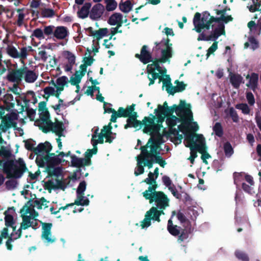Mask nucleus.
Listing matches in <instances>:
<instances>
[{"label": "nucleus", "mask_w": 261, "mask_h": 261, "mask_svg": "<svg viewBox=\"0 0 261 261\" xmlns=\"http://www.w3.org/2000/svg\"><path fill=\"white\" fill-rule=\"evenodd\" d=\"M201 14L199 12H196L194 16L193 24L195 27V30L197 33H200L201 30L205 29L210 30L211 28H213V22H218L219 24L222 21L225 23H228L233 20V18L231 15L225 16L223 15L219 17H215L211 16L207 11H204Z\"/></svg>", "instance_id": "1"}, {"label": "nucleus", "mask_w": 261, "mask_h": 261, "mask_svg": "<svg viewBox=\"0 0 261 261\" xmlns=\"http://www.w3.org/2000/svg\"><path fill=\"white\" fill-rule=\"evenodd\" d=\"M150 117H144L142 121L133 118L128 117L126 119V123L124 125L125 129L130 127L137 128L139 127L141 128L142 126L144 125L143 129L144 133H150L151 135L153 134H157L160 130V125H158L154 123L155 116L152 114H150Z\"/></svg>", "instance_id": "2"}, {"label": "nucleus", "mask_w": 261, "mask_h": 261, "mask_svg": "<svg viewBox=\"0 0 261 261\" xmlns=\"http://www.w3.org/2000/svg\"><path fill=\"white\" fill-rule=\"evenodd\" d=\"M0 166H3V172L6 174L7 178H18L27 169L23 160L19 158L18 160H0Z\"/></svg>", "instance_id": "3"}, {"label": "nucleus", "mask_w": 261, "mask_h": 261, "mask_svg": "<svg viewBox=\"0 0 261 261\" xmlns=\"http://www.w3.org/2000/svg\"><path fill=\"white\" fill-rule=\"evenodd\" d=\"M154 44L155 46L153 48V50H161V57L160 58H155L153 64L147 65H160V64L167 62L169 63L173 55L172 44L170 43L169 38L168 37L166 38H163L160 42H155Z\"/></svg>", "instance_id": "4"}, {"label": "nucleus", "mask_w": 261, "mask_h": 261, "mask_svg": "<svg viewBox=\"0 0 261 261\" xmlns=\"http://www.w3.org/2000/svg\"><path fill=\"white\" fill-rule=\"evenodd\" d=\"M191 108L190 103H187L185 100H180L178 106L173 105L172 107H169L161 112L166 115L167 117L173 115L174 112H175L178 116H181V113H183L188 117L189 120H193V113Z\"/></svg>", "instance_id": "5"}, {"label": "nucleus", "mask_w": 261, "mask_h": 261, "mask_svg": "<svg viewBox=\"0 0 261 261\" xmlns=\"http://www.w3.org/2000/svg\"><path fill=\"white\" fill-rule=\"evenodd\" d=\"M41 128L43 132L47 133L49 131H51L53 133H55L59 138L63 136V132L65 129V126L63 123L59 121L57 119H56V121L53 122L50 118L44 122V125L43 127H39Z\"/></svg>", "instance_id": "6"}, {"label": "nucleus", "mask_w": 261, "mask_h": 261, "mask_svg": "<svg viewBox=\"0 0 261 261\" xmlns=\"http://www.w3.org/2000/svg\"><path fill=\"white\" fill-rule=\"evenodd\" d=\"M62 161L58 155H56L54 153H50L41 158H36L35 160L39 167H44L45 165L46 167L56 166L61 164Z\"/></svg>", "instance_id": "7"}, {"label": "nucleus", "mask_w": 261, "mask_h": 261, "mask_svg": "<svg viewBox=\"0 0 261 261\" xmlns=\"http://www.w3.org/2000/svg\"><path fill=\"white\" fill-rule=\"evenodd\" d=\"M212 29V30L211 31L209 35H206V33L202 32L201 31L197 39L198 40L215 41L220 36L225 34V26L224 24H219L217 27Z\"/></svg>", "instance_id": "8"}, {"label": "nucleus", "mask_w": 261, "mask_h": 261, "mask_svg": "<svg viewBox=\"0 0 261 261\" xmlns=\"http://www.w3.org/2000/svg\"><path fill=\"white\" fill-rule=\"evenodd\" d=\"M149 200V203H155L156 206L158 208L166 209L169 206L170 199L162 191L155 192L154 195L151 196L149 198H145Z\"/></svg>", "instance_id": "9"}, {"label": "nucleus", "mask_w": 261, "mask_h": 261, "mask_svg": "<svg viewBox=\"0 0 261 261\" xmlns=\"http://www.w3.org/2000/svg\"><path fill=\"white\" fill-rule=\"evenodd\" d=\"M38 111L39 118L36 120L35 124L39 127H43L44 125V122H46L50 118V114L48 109L46 108V101H43L39 103Z\"/></svg>", "instance_id": "10"}, {"label": "nucleus", "mask_w": 261, "mask_h": 261, "mask_svg": "<svg viewBox=\"0 0 261 261\" xmlns=\"http://www.w3.org/2000/svg\"><path fill=\"white\" fill-rule=\"evenodd\" d=\"M22 221L29 224L32 223L30 220L33 217V199H30L23 206L20 211Z\"/></svg>", "instance_id": "11"}, {"label": "nucleus", "mask_w": 261, "mask_h": 261, "mask_svg": "<svg viewBox=\"0 0 261 261\" xmlns=\"http://www.w3.org/2000/svg\"><path fill=\"white\" fill-rule=\"evenodd\" d=\"M135 57L138 59L143 64H146L153 62L155 60V58L152 56L151 53L148 50V47L146 45L142 46L140 54H136Z\"/></svg>", "instance_id": "12"}, {"label": "nucleus", "mask_w": 261, "mask_h": 261, "mask_svg": "<svg viewBox=\"0 0 261 261\" xmlns=\"http://www.w3.org/2000/svg\"><path fill=\"white\" fill-rule=\"evenodd\" d=\"M52 148L51 144L48 141L41 143L36 147H34V155H37L36 158L45 156L46 154L50 153Z\"/></svg>", "instance_id": "13"}, {"label": "nucleus", "mask_w": 261, "mask_h": 261, "mask_svg": "<svg viewBox=\"0 0 261 261\" xmlns=\"http://www.w3.org/2000/svg\"><path fill=\"white\" fill-rule=\"evenodd\" d=\"M23 67L22 69L12 70L9 71L7 76V80L11 82H16L17 83L20 82L22 77L27 71V66Z\"/></svg>", "instance_id": "14"}, {"label": "nucleus", "mask_w": 261, "mask_h": 261, "mask_svg": "<svg viewBox=\"0 0 261 261\" xmlns=\"http://www.w3.org/2000/svg\"><path fill=\"white\" fill-rule=\"evenodd\" d=\"M177 117L175 115L167 117L166 118V123L168 127H173L175 126L177 122H181L182 123H190L192 120H189L188 117L183 113H181V116Z\"/></svg>", "instance_id": "15"}, {"label": "nucleus", "mask_w": 261, "mask_h": 261, "mask_svg": "<svg viewBox=\"0 0 261 261\" xmlns=\"http://www.w3.org/2000/svg\"><path fill=\"white\" fill-rule=\"evenodd\" d=\"M42 238L48 243H53L56 241V238L51 237V228L52 224L50 223H42Z\"/></svg>", "instance_id": "16"}, {"label": "nucleus", "mask_w": 261, "mask_h": 261, "mask_svg": "<svg viewBox=\"0 0 261 261\" xmlns=\"http://www.w3.org/2000/svg\"><path fill=\"white\" fill-rule=\"evenodd\" d=\"M156 70L163 75L166 74L167 70L165 68L163 69L162 66H147V72L149 75H151V78L154 80L159 79L160 83L161 81H163L164 80L162 77L159 75V73L155 72Z\"/></svg>", "instance_id": "17"}, {"label": "nucleus", "mask_w": 261, "mask_h": 261, "mask_svg": "<svg viewBox=\"0 0 261 261\" xmlns=\"http://www.w3.org/2000/svg\"><path fill=\"white\" fill-rule=\"evenodd\" d=\"M185 140L187 141V145H195L197 142H201L203 140V136L202 134H197L194 133H185Z\"/></svg>", "instance_id": "18"}, {"label": "nucleus", "mask_w": 261, "mask_h": 261, "mask_svg": "<svg viewBox=\"0 0 261 261\" xmlns=\"http://www.w3.org/2000/svg\"><path fill=\"white\" fill-rule=\"evenodd\" d=\"M15 209L14 206L8 208V209L4 212L5 225L7 227H11L13 228V231H15L16 226H14L13 225L15 224L13 216L11 214H9V213H14Z\"/></svg>", "instance_id": "19"}, {"label": "nucleus", "mask_w": 261, "mask_h": 261, "mask_svg": "<svg viewBox=\"0 0 261 261\" xmlns=\"http://www.w3.org/2000/svg\"><path fill=\"white\" fill-rule=\"evenodd\" d=\"M149 147L148 144L142 146L140 147L141 154L145 158H154L156 155H160V150L157 149H150V151H148L147 148Z\"/></svg>", "instance_id": "20"}, {"label": "nucleus", "mask_w": 261, "mask_h": 261, "mask_svg": "<svg viewBox=\"0 0 261 261\" xmlns=\"http://www.w3.org/2000/svg\"><path fill=\"white\" fill-rule=\"evenodd\" d=\"M104 9V6L102 4L100 3L96 4L91 10L90 18L94 19L100 18L103 14Z\"/></svg>", "instance_id": "21"}, {"label": "nucleus", "mask_w": 261, "mask_h": 261, "mask_svg": "<svg viewBox=\"0 0 261 261\" xmlns=\"http://www.w3.org/2000/svg\"><path fill=\"white\" fill-rule=\"evenodd\" d=\"M71 166L77 168L76 172H81V167L88 166L86 164L85 159L81 158H78L75 155H71Z\"/></svg>", "instance_id": "22"}, {"label": "nucleus", "mask_w": 261, "mask_h": 261, "mask_svg": "<svg viewBox=\"0 0 261 261\" xmlns=\"http://www.w3.org/2000/svg\"><path fill=\"white\" fill-rule=\"evenodd\" d=\"M246 79H249V82L246 86L255 91L257 87L258 75L255 73H252L250 75L249 74L246 76Z\"/></svg>", "instance_id": "23"}, {"label": "nucleus", "mask_w": 261, "mask_h": 261, "mask_svg": "<svg viewBox=\"0 0 261 261\" xmlns=\"http://www.w3.org/2000/svg\"><path fill=\"white\" fill-rule=\"evenodd\" d=\"M68 35L67 28L64 26L57 27L54 31V37L58 39H64Z\"/></svg>", "instance_id": "24"}, {"label": "nucleus", "mask_w": 261, "mask_h": 261, "mask_svg": "<svg viewBox=\"0 0 261 261\" xmlns=\"http://www.w3.org/2000/svg\"><path fill=\"white\" fill-rule=\"evenodd\" d=\"M45 171L48 174L47 177H53L55 176L57 178L62 175V169L61 167L55 166L46 167Z\"/></svg>", "instance_id": "25"}, {"label": "nucleus", "mask_w": 261, "mask_h": 261, "mask_svg": "<svg viewBox=\"0 0 261 261\" xmlns=\"http://www.w3.org/2000/svg\"><path fill=\"white\" fill-rule=\"evenodd\" d=\"M69 83V80L67 76H62L58 77L56 80V89L57 92H58L61 94V92L64 90V86H67Z\"/></svg>", "instance_id": "26"}, {"label": "nucleus", "mask_w": 261, "mask_h": 261, "mask_svg": "<svg viewBox=\"0 0 261 261\" xmlns=\"http://www.w3.org/2000/svg\"><path fill=\"white\" fill-rule=\"evenodd\" d=\"M135 105L132 104L125 109L119 107L117 111L120 117L128 118L133 111L135 110Z\"/></svg>", "instance_id": "27"}, {"label": "nucleus", "mask_w": 261, "mask_h": 261, "mask_svg": "<svg viewBox=\"0 0 261 261\" xmlns=\"http://www.w3.org/2000/svg\"><path fill=\"white\" fill-rule=\"evenodd\" d=\"M13 101V96L11 94L7 93L4 95V102L5 105V109L7 111H10L14 108L15 103Z\"/></svg>", "instance_id": "28"}, {"label": "nucleus", "mask_w": 261, "mask_h": 261, "mask_svg": "<svg viewBox=\"0 0 261 261\" xmlns=\"http://www.w3.org/2000/svg\"><path fill=\"white\" fill-rule=\"evenodd\" d=\"M243 81L242 76L236 73L230 74V82L235 88H239Z\"/></svg>", "instance_id": "29"}, {"label": "nucleus", "mask_w": 261, "mask_h": 261, "mask_svg": "<svg viewBox=\"0 0 261 261\" xmlns=\"http://www.w3.org/2000/svg\"><path fill=\"white\" fill-rule=\"evenodd\" d=\"M158 188V184L156 181L152 182V184L148 187V189L145 190L144 192H143L142 194L143 197L145 198H149L151 197V196L154 195L155 192H158L159 191H156V189Z\"/></svg>", "instance_id": "30"}, {"label": "nucleus", "mask_w": 261, "mask_h": 261, "mask_svg": "<svg viewBox=\"0 0 261 261\" xmlns=\"http://www.w3.org/2000/svg\"><path fill=\"white\" fill-rule=\"evenodd\" d=\"M166 76L167 79L166 80L163 81V84L165 85L167 93L173 95L175 93L177 92V91L175 89V86H173L171 83L169 75H166Z\"/></svg>", "instance_id": "31"}, {"label": "nucleus", "mask_w": 261, "mask_h": 261, "mask_svg": "<svg viewBox=\"0 0 261 261\" xmlns=\"http://www.w3.org/2000/svg\"><path fill=\"white\" fill-rule=\"evenodd\" d=\"M11 127H13L14 129H16L18 130L19 131H22V129L19 127L17 128V123L14 121H11V122H6L4 123H2L0 125V135L2 134V132L5 133L8 129L11 128Z\"/></svg>", "instance_id": "32"}, {"label": "nucleus", "mask_w": 261, "mask_h": 261, "mask_svg": "<svg viewBox=\"0 0 261 261\" xmlns=\"http://www.w3.org/2000/svg\"><path fill=\"white\" fill-rule=\"evenodd\" d=\"M155 221L153 215L150 212V210L148 211L145 215V218L141 221V226L142 228L148 227L151 225V220Z\"/></svg>", "instance_id": "33"}, {"label": "nucleus", "mask_w": 261, "mask_h": 261, "mask_svg": "<svg viewBox=\"0 0 261 261\" xmlns=\"http://www.w3.org/2000/svg\"><path fill=\"white\" fill-rule=\"evenodd\" d=\"M162 143V139L161 137L157 138L151 137L148 141L146 144H148L150 149H159L160 147V145Z\"/></svg>", "instance_id": "34"}, {"label": "nucleus", "mask_w": 261, "mask_h": 261, "mask_svg": "<svg viewBox=\"0 0 261 261\" xmlns=\"http://www.w3.org/2000/svg\"><path fill=\"white\" fill-rule=\"evenodd\" d=\"M165 209H161L158 208L157 207L152 206L150 208V212L153 215L154 218L155 219V221H157L160 222L161 221L160 216L162 215H164V211Z\"/></svg>", "instance_id": "35"}, {"label": "nucleus", "mask_w": 261, "mask_h": 261, "mask_svg": "<svg viewBox=\"0 0 261 261\" xmlns=\"http://www.w3.org/2000/svg\"><path fill=\"white\" fill-rule=\"evenodd\" d=\"M97 147H93V148L92 149H87V150L85 152L84 155H85V158H83L85 159V163L88 165V166H90L92 164V161L91 160V158L93 154H95L97 153Z\"/></svg>", "instance_id": "36"}, {"label": "nucleus", "mask_w": 261, "mask_h": 261, "mask_svg": "<svg viewBox=\"0 0 261 261\" xmlns=\"http://www.w3.org/2000/svg\"><path fill=\"white\" fill-rule=\"evenodd\" d=\"M91 7V3H86L78 12L79 17L84 19L88 17Z\"/></svg>", "instance_id": "37"}, {"label": "nucleus", "mask_w": 261, "mask_h": 261, "mask_svg": "<svg viewBox=\"0 0 261 261\" xmlns=\"http://www.w3.org/2000/svg\"><path fill=\"white\" fill-rule=\"evenodd\" d=\"M137 167L135 171L134 174L137 176L142 174L144 172V166L142 165L144 161V159L142 155H139L137 157Z\"/></svg>", "instance_id": "38"}, {"label": "nucleus", "mask_w": 261, "mask_h": 261, "mask_svg": "<svg viewBox=\"0 0 261 261\" xmlns=\"http://www.w3.org/2000/svg\"><path fill=\"white\" fill-rule=\"evenodd\" d=\"M90 201L88 198H85L84 200H82V197L79 196L76 197V199L74 202L71 203H68L66 204V206L68 207L69 206H72L74 205H81V206H87L89 204Z\"/></svg>", "instance_id": "39"}, {"label": "nucleus", "mask_w": 261, "mask_h": 261, "mask_svg": "<svg viewBox=\"0 0 261 261\" xmlns=\"http://www.w3.org/2000/svg\"><path fill=\"white\" fill-rule=\"evenodd\" d=\"M122 19L123 16L121 13H115L109 17L108 22L110 25H115Z\"/></svg>", "instance_id": "40"}, {"label": "nucleus", "mask_w": 261, "mask_h": 261, "mask_svg": "<svg viewBox=\"0 0 261 261\" xmlns=\"http://www.w3.org/2000/svg\"><path fill=\"white\" fill-rule=\"evenodd\" d=\"M47 201L44 197H42L39 199H36L34 200V208L36 207L38 209H42L43 207L45 208L48 207Z\"/></svg>", "instance_id": "41"}, {"label": "nucleus", "mask_w": 261, "mask_h": 261, "mask_svg": "<svg viewBox=\"0 0 261 261\" xmlns=\"http://www.w3.org/2000/svg\"><path fill=\"white\" fill-rule=\"evenodd\" d=\"M120 10L124 13H128L132 10L133 5L129 0L119 4Z\"/></svg>", "instance_id": "42"}, {"label": "nucleus", "mask_w": 261, "mask_h": 261, "mask_svg": "<svg viewBox=\"0 0 261 261\" xmlns=\"http://www.w3.org/2000/svg\"><path fill=\"white\" fill-rule=\"evenodd\" d=\"M43 91L44 93L47 95V97H46L47 100L48 99V98L49 96H54L56 98H59V96L60 95L59 93L58 92H57V90H55V88L52 87H46L44 89Z\"/></svg>", "instance_id": "43"}, {"label": "nucleus", "mask_w": 261, "mask_h": 261, "mask_svg": "<svg viewBox=\"0 0 261 261\" xmlns=\"http://www.w3.org/2000/svg\"><path fill=\"white\" fill-rule=\"evenodd\" d=\"M18 231H19V234H18V236H17L16 237H14V234L13 233V232H12L10 234V237H9V238L8 239V240L6 241V247H7V248L8 250H11L12 249V248H13V246L11 244V243L12 242H13L15 240H16V239H18V238H19L20 237V236H21V229H19Z\"/></svg>", "instance_id": "44"}, {"label": "nucleus", "mask_w": 261, "mask_h": 261, "mask_svg": "<svg viewBox=\"0 0 261 261\" xmlns=\"http://www.w3.org/2000/svg\"><path fill=\"white\" fill-rule=\"evenodd\" d=\"M189 226H186V228L182 229L181 232H180L178 238V241L180 242H183L188 238L189 233L190 232V226L189 227Z\"/></svg>", "instance_id": "45"}, {"label": "nucleus", "mask_w": 261, "mask_h": 261, "mask_svg": "<svg viewBox=\"0 0 261 261\" xmlns=\"http://www.w3.org/2000/svg\"><path fill=\"white\" fill-rule=\"evenodd\" d=\"M86 189V182L85 180L81 181L76 190L77 197L82 196V200H84L85 199L84 197V191Z\"/></svg>", "instance_id": "46"}, {"label": "nucleus", "mask_w": 261, "mask_h": 261, "mask_svg": "<svg viewBox=\"0 0 261 261\" xmlns=\"http://www.w3.org/2000/svg\"><path fill=\"white\" fill-rule=\"evenodd\" d=\"M199 144H196L194 146V150L198 151L200 153L202 154L206 151V146L205 143V139L203 137V140L201 142H198Z\"/></svg>", "instance_id": "47"}, {"label": "nucleus", "mask_w": 261, "mask_h": 261, "mask_svg": "<svg viewBox=\"0 0 261 261\" xmlns=\"http://www.w3.org/2000/svg\"><path fill=\"white\" fill-rule=\"evenodd\" d=\"M223 149L226 156L230 157L233 153V148L229 142H226L224 144Z\"/></svg>", "instance_id": "48"}, {"label": "nucleus", "mask_w": 261, "mask_h": 261, "mask_svg": "<svg viewBox=\"0 0 261 261\" xmlns=\"http://www.w3.org/2000/svg\"><path fill=\"white\" fill-rule=\"evenodd\" d=\"M18 114L16 112H12L10 114H7L4 116V118L3 119L2 121V123L8 122H11V121H14L15 120L18 119Z\"/></svg>", "instance_id": "49"}, {"label": "nucleus", "mask_w": 261, "mask_h": 261, "mask_svg": "<svg viewBox=\"0 0 261 261\" xmlns=\"http://www.w3.org/2000/svg\"><path fill=\"white\" fill-rule=\"evenodd\" d=\"M108 32L107 28H101L98 30L95 31L94 34L93 36L95 37L97 40H100L102 37L106 36Z\"/></svg>", "instance_id": "50"}, {"label": "nucleus", "mask_w": 261, "mask_h": 261, "mask_svg": "<svg viewBox=\"0 0 261 261\" xmlns=\"http://www.w3.org/2000/svg\"><path fill=\"white\" fill-rule=\"evenodd\" d=\"M236 257L242 261H249V257L248 254L241 250H236L234 252Z\"/></svg>", "instance_id": "51"}, {"label": "nucleus", "mask_w": 261, "mask_h": 261, "mask_svg": "<svg viewBox=\"0 0 261 261\" xmlns=\"http://www.w3.org/2000/svg\"><path fill=\"white\" fill-rule=\"evenodd\" d=\"M98 131V129H97L95 131V134H97V132ZM97 136L96 134L93 135L92 136V145L93 147H97V145L98 143L102 144L103 143V137H104V134H100L98 135V140H94V138H96Z\"/></svg>", "instance_id": "52"}, {"label": "nucleus", "mask_w": 261, "mask_h": 261, "mask_svg": "<svg viewBox=\"0 0 261 261\" xmlns=\"http://www.w3.org/2000/svg\"><path fill=\"white\" fill-rule=\"evenodd\" d=\"M213 131L215 135L219 137H221L223 135V130L221 124L220 122H216L213 126Z\"/></svg>", "instance_id": "53"}, {"label": "nucleus", "mask_w": 261, "mask_h": 261, "mask_svg": "<svg viewBox=\"0 0 261 261\" xmlns=\"http://www.w3.org/2000/svg\"><path fill=\"white\" fill-rule=\"evenodd\" d=\"M12 153L10 150L6 149L4 146H1L0 149V156L3 157L6 160L9 159L11 156Z\"/></svg>", "instance_id": "54"}, {"label": "nucleus", "mask_w": 261, "mask_h": 261, "mask_svg": "<svg viewBox=\"0 0 261 261\" xmlns=\"http://www.w3.org/2000/svg\"><path fill=\"white\" fill-rule=\"evenodd\" d=\"M176 217L181 223H185L187 226H190V222L189 220L186 218L182 213L179 211L176 214Z\"/></svg>", "instance_id": "55"}, {"label": "nucleus", "mask_w": 261, "mask_h": 261, "mask_svg": "<svg viewBox=\"0 0 261 261\" xmlns=\"http://www.w3.org/2000/svg\"><path fill=\"white\" fill-rule=\"evenodd\" d=\"M64 56L68 60L69 65H73L75 64V57L69 51H66L64 53Z\"/></svg>", "instance_id": "56"}, {"label": "nucleus", "mask_w": 261, "mask_h": 261, "mask_svg": "<svg viewBox=\"0 0 261 261\" xmlns=\"http://www.w3.org/2000/svg\"><path fill=\"white\" fill-rule=\"evenodd\" d=\"M18 184L17 181L15 179L7 180L6 183V187L7 190H11L15 189Z\"/></svg>", "instance_id": "57"}, {"label": "nucleus", "mask_w": 261, "mask_h": 261, "mask_svg": "<svg viewBox=\"0 0 261 261\" xmlns=\"http://www.w3.org/2000/svg\"><path fill=\"white\" fill-rule=\"evenodd\" d=\"M186 146L190 149V156L189 160L190 161L191 163L193 164L195 159L197 156L196 150H194V146L193 145H186Z\"/></svg>", "instance_id": "58"}, {"label": "nucleus", "mask_w": 261, "mask_h": 261, "mask_svg": "<svg viewBox=\"0 0 261 261\" xmlns=\"http://www.w3.org/2000/svg\"><path fill=\"white\" fill-rule=\"evenodd\" d=\"M259 0H256V2L255 3L254 1L253 0V4L250 6H247L249 11L251 12H254L257 11L261 10V4L258 2Z\"/></svg>", "instance_id": "59"}, {"label": "nucleus", "mask_w": 261, "mask_h": 261, "mask_svg": "<svg viewBox=\"0 0 261 261\" xmlns=\"http://www.w3.org/2000/svg\"><path fill=\"white\" fill-rule=\"evenodd\" d=\"M174 84L176 85L175 86V88L177 90V92H181L186 89L187 85L185 84L184 82H180L178 80L174 82Z\"/></svg>", "instance_id": "60"}, {"label": "nucleus", "mask_w": 261, "mask_h": 261, "mask_svg": "<svg viewBox=\"0 0 261 261\" xmlns=\"http://www.w3.org/2000/svg\"><path fill=\"white\" fill-rule=\"evenodd\" d=\"M106 9L108 11L114 10L117 7V3L114 0H106Z\"/></svg>", "instance_id": "61"}, {"label": "nucleus", "mask_w": 261, "mask_h": 261, "mask_svg": "<svg viewBox=\"0 0 261 261\" xmlns=\"http://www.w3.org/2000/svg\"><path fill=\"white\" fill-rule=\"evenodd\" d=\"M180 228L179 226H178L176 225L172 227H169L168 228V231L173 236H177L180 234Z\"/></svg>", "instance_id": "62"}, {"label": "nucleus", "mask_w": 261, "mask_h": 261, "mask_svg": "<svg viewBox=\"0 0 261 261\" xmlns=\"http://www.w3.org/2000/svg\"><path fill=\"white\" fill-rule=\"evenodd\" d=\"M44 187L45 190H47L49 192H51L52 189H57L56 185L53 180H48L45 182Z\"/></svg>", "instance_id": "63"}, {"label": "nucleus", "mask_w": 261, "mask_h": 261, "mask_svg": "<svg viewBox=\"0 0 261 261\" xmlns=\"http://www.w3.org/2000/svg\"><path fill=\"white\" fill-rule=\"evenodd\" d=\"M236 108L241 110L242 113L245 114H248L250 112V109L246 103H240L236 105Z\"/></svg>", "instance_id": "64"}]
</instances>
